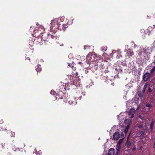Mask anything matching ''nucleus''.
<instances>
[{"mask_svg":"<svg viewBox=\"0 0 155 155\" xmlns=\"http://www.w3.org/2000/svg\"><path fill=\"white\" fill-rule=\"evenodd\" d=\"M117 155V153H116V155Z\"/></svg>","mask_w":155,"mask_h":155,"instance_id":"3c124183","label":"nucleus"},{"mask_svg":"<svg viewBox=\"0 0 155 155\" xmlns=\"http://www.w3.org/2000/svg\"><path fill=\"white\" fill-rule=\"evenodd\" d=\"M120 137V133L119 132H115L113 134V139L114 140H117Z\"/></svg>","mask_w":155,"mask_h":155,"instance_id":"39448f33","label":"nucleus"},{"mask_svg":"<svg viewBox=\"0 0 155 155\" xmlns=\"http://www.w3.org/2000/svg\"><path fill=\"white\" fill-rule=\"evenodd\" d=\"M64 20V17H61L60 18V20L61 21H63Z\"/></svg>","mask_w":155,"mask_h":155,"instance_id":"4be33fe9","label":"nucleus"},{"mask_svg":"<svg viewBox=\"0 0 155 155\" xmlns=\"http://www.w3.org/2000/svg\"><path fill=\"white\" fill-rule=\"evenodd\" d=\"M97 56L94 53H89L87 55L86 59L87 64H90V62H93L95 61V59Z\"/></svg>","mask_w":155,"mask_h":155,"instance_id":"f257e3e1","label":"nucleus"},{"mask_svg":"<svg viewBox=\"0 0 155 155\" xmlns=\"http://www.w3.org/2000/svg\"><path fill=\"white\" fill-rule=\"evenodd\" d=\"M152 28H155V25H153Z\"/></svg>","mask_w":155,"mask_h":155,"instance_id":"e433bc0d","label":"nucleus"},{"mask_svg":"<svg viewBox=\"0 0 155 155\" xmlns=\"http://www.w3.org/2000/svg\"><path fill=\"white\" fill-rule=\"evenodd\" d=\"M124 138H122L121 139H120L119 141L118 142L117 144H119L120 145H121V144L122 143L123 141Z\"/></svg>","mask_w":155,"mask_h":155,"instance_id":"f3484780","label":"nucleus"},{"mask_svg":"<svg viewBox=\"0 0 155 155\" xmlns=\"http://www.w3.org/2000/svg\"><path fill=\"white\" fill-rule=\"evenodd\" d=\"M135 113V110L134 108H132L130 109L128 114L130 116V117L131 118H132L134 117V115Z\"/></svg>","mask_w":155,"mask_h":155,"instance_id":"20e7f679","label":"nucleus"},{"mask_svg":"<svg viewBox=\"0 0 155 155\" xmlns=\"http://www.w3.org/2000/svg\"><path fill=\"white\" fill-rule=\"evenodd\" d=\"M111 84L113 85H114V83H111Z\"/></svg>","mask_w":155,"mask_h":155,"instance_id":"37998d69","label":"nucleus"},{"mask_svg":"<svg viewBox=\"0 0 155 155\" xmlns=\"http://www.w3.org/2000/svg\"><path fill=\"white\" fill-rule=\"evenodd\" d=\"M129 137H128L127 140V143H126V145L127 147H129L131 145V142L129 141L128 140Z\"/></svg>","mask_w":155,"mask_h":155,"instance_id":"1a4fd4ad","label":"nucleus"},{"mask_svg":"<svg viewBox=\"0 0 155 155\" xmlns=\"http://www.w3.org/2000/svg\"><path fill=\"white\" fill-rule=\"evenodd\" d=\"M139 118L142 119V116L140 115L139 116Z\"/></svg>","mask_w":155,"mask_h":155,"instance_id":"c9c22d12","label":"nucleus"},{"mask_svg":"<svg viewBox=\"0 0 155 155\" xmlns=\"http://www.w3.org/2000/svg\"><path fill=\"white\" fill-rule=\"evenodd\" d=\"M153 50V48L152 47H146L143 48V50L144 53L147 55V58H145L147 60L149 58V57L148 55L150 54Z\"/></svg>","mask_w":155,"mask_h":155,"instance_id":"f03ea898","label":"nucleus"},{"mask_svg":"<svg viewBox=\"0 0 155 155\" xmlns=\"http://www.w3.org/2000/svg\"><path fill=\"white\" fill-rule=\"evenodd\" d=\"M51 37L52 38H53V36H52V35H51Z\"/></svg>","mask_w":155,"mask_h":155,"instance_id":"c03bdc74","label":"nucleus"},{"mask_svg":"<svg viewBox=\"0 0 155 155\" xmlns=\"http://www.w3.org/2000/svg\"><path fill=\"white\" fill-rule=\"evenodd\" d=\"M78 80H80V79H78Z\"/></svg>","mask_w":155,"mask_h":155,"instance_id":"8fccbe9b","label":"nucleus"},{"mask_svg":"<svg viewBox=\"0 0 155 155\" xmlns=\"http://www.w3.org/2000/svg\"><path fill=\"white\" fill-rule=\"evenodd\" d=\"M121 149V145L119 144H117L116 147V150L117 151V154L119 155L120 150Z\"/></svg>","mask_w":155,"mask_h":155,"instance_id":"0eeeda50","label":"nucleus"},{"mask_svg":"<svg viewBox=\"0 0 155 155\" xmlns=\"http://www.w3.org/2000/svg\"><path fill=\"white\" fill-rule=\"evenodd\" d=\"M1 145H2V148H4V146H5V144L2 143Z\"/></svg>","mask_w":155,"mask_h":155,"instance_id":"2f4dec72","label":"nucleus"},{"mask_svg":"<svg viewBox=\"0 0 155 155\" xmlns=\"http://www.w3.org/2000/svg\"><path fill=\"white\" fill-rule=\"evenodd\" d=\"M129 128V125H127V127H126V128H125V130L124 131V132L125 134H126L127 133Z\"/></svg>","mask_w":155,"mask_h":155,"instance_id":"dca6fc26","label":"nucleus"},{"mask_svg":"<svg viewBox=\"0 0 155 155\" xmlns=\"http://www.w3.org/2000/svg\"><path fill=\"white\" fill-rule=\"evenodd\" d=\"M68 66H70V67H72L73 66V65H72L73 64H72L71 65H70V64L68 63Z\"/></svg>","mask_w":155,"mask_h":155,"instance_id":"c756f323","label":"nucleus"},{"mask_svg":"<svg viewBox=\"0 0 155 155\" xmlns=\"http://www.w3.org/2000/svg\"><path fill=\"white\" fill-rule=\"evenodd\" d=\"M73 57V55L72 54H70L68 55V57L70 58H72Z\"/></svg>","mask_w":155,"mask_h":155,"instance_id":"5701e85b","label":"nucleus"},{"mask_svg":"<svg viewBox=\"0 0 155 155\" xmlns=\"http://www.w3.org/2000/svg\"><path fill=\"white\" fill-rule=\"evenodd\" d=\"M132 45H133V44H134V42H132Z\"/></svg>","mask_w":155,"mask_h":155,"instance_id":"a18cd8bd","label":"nucleus"},{"mask_svg":"<svg viewBox=\"0 0 155 155\" xmlns=\"http://www.w3.org/2000/svg\"><path fill=\"white\" fill-rule=\"evenodd\" d=\"M150 78V74L149 73H146L143 76V79L144 81H147Z\"/></svg>","mask_w":155,"mask_h":155,"instance_id":"423d86ee","label":"nucleus"},{"mask_svg":"<svg viewBox=\"0 0 155 155\" xmlns=\"http://www.w3.org/2000/svg\"><path fill=\"white\" fill-rule=\"evenodd\" d=\"M105 155H107V154H106Z\"/></svg>","mask_w":155,"mask_h":155,"instance_id":"de8ad7c7","label":"nucleus"},{"mask_svg":"<svg viewBox=\"0 0 155 155\" xmlns=\"http://www.w3.org/2000/svg\"><path fill=\"white\" fill-rule=\"evenodd\" d=\"M116 52V51L115 50H113L112 51V53L114 54Z\"/></svg>","mask_w":155,"mask_h":155,"instance_id":"f704fd0d","label":"nucleus"},{"mask_svg":"<svg viewBox=\"0 0 155 155\" xmlns=\"http://www.w3.org/2000/svg\"><path fill=\"white\" fill-rule=\"evenodd\" d=\"M140 134L142 135H144V132H143V131H141L140 132Z\"/></svg>","mask_w":155,"mask_h":155,"instance_id":"cd10ccee","label":"nucleus"},{"mask_svg":"<svg viewBox=\"0 0 155 155\" xmlns=\"http://www.w3.org/2000/svg\"><path fill=\"white\" fill-rule=\"evenodd\" d=\"M151 27H149L148 28V30H149Z\"/></svg>","mask_w":155,"mask_h":155,"instance_id":"58836bf2","label":"nucleus"},{"mask_svg":"<svg viewBox=\"0 0 155 155\" xmlns=\"http://www.w3.org/2000/svg\"><path fill=\"white\" fill-rule=\"evenodd\" d=\"M154 124V122H152L150 124L151 129L152 130V128Z\"/></svg>","mask_w":155,"mask_h":155,"instance_id":"aec40b11","label":"nucleus"},{"mask_svg":"<svg viewBox=\"0 0 155 155\" xmlns=\"http://www.w3.org/2000/svg\"><path fill=\"white\" fill-rule=\"evenodd\" d=\"M50 93L51 94L54 95L55 94V92L53 91H51L50 92Z\"/></svg>","mask_w":155,"mask_h":155,"instance_id":"b1692460","label":"nucleus"},{"mask_svg":"<svg viewBox=\"0 0 155 155\" xmlns=\"http://www.w3.org/2000/svg\"><path fill=\"white\" fill-rule=\"evenodd\" d=\"M107 49V47L106 46H103L101 47V50L104 51H105Z\"/></svg>","mask_w":155,"mask_h":155,"instance_id":"ddd939ff","label":"nucleus"},{"mask_svg":"<svg viewBox=\"0 0 155 155\" xmlns=\"http://www.w3.org/2000/svg\"><path fill=\"white\" fill-rule=\"evenodd\" d=\"M28 59H29V58H27Z\"/></svg>","mask_w":155,"mask_h":155,"instance_id":"09e8293b","label":"nucleus"},{"mask_svg":"<svg viewBox=\"0 0 155 155\" xmlns=\"http://www.w3.org/2000/svg\"><path fill=\"white\" fill-rule=\"evenodd\" d=\"M89 46H84V49H87V48H89Z\"/></svg>","mask_w":155,"mask_h":155,"instance_id":"393cba45","label":"nucleus"},{"mask_svg":"<svg viewBox=\"0 0 155 155\" xmlns=\"http://www.w3.org/2000/svg\"><path fill=\"white\" fill-rule=\"evenodd\" d=\"M36 154H41V151H39L38 152V153H37V152H36Z\"/></svg>","mask_w":155,"mask_h":155,"instance_id":"a878e982","label":"nucleus"},{"mask_svg":"<svg viewBox=\"0 0 155 155\" xmlns=\"http://www.w3.org/2000/svg\"><path fill=\"white\" fill-rule=\"evenodd\" d=\"M147 83H146L145 84V85L143 87V93H144V92L146 88L147 87Z\"/></svg>","mask_w":155,"mask_h":155,"instance_id":"a211bd4d","label":"nucleus"},{"mask_svg":"<svg viewBox=\"0 0 155 155\" xmlns=\"http://www.w3.org/2000/svg\"><path fill=\"white\" fill-rule=\"evenodd\" d=\"M126 46L128 47V45H127V46H126Z\"/></svg>","mask_w":155,"mask_h":155,"instance_id":"49530a36","label":"nucleus"},{"mask_svg":"<svg viewBox=\"0 0 155 155\" xmlns=\"http://www.w3.org/2000/svg\"><path fill=\"white\" fill-rule=\"evenodd\" d=\"M146 106L147 107H148V109H147V110H149L152 107L151 105V104H147L146 105Z\"/></svg>","mask_w":155,"mask_h":155,"instance_id":"4468645a","label":"nucleus"},{"mask_svg":"<svg viewBox=\"0 0 155 155\" xmlns=\"http://www.w3.org/2000/svg\"><path fill=\"white\" fill-rule=\"evenodd\" d=\"M41 70V66L40 65H38L37 66V67L36 68V71L38 72H39Z\"/></svg>","mask_w":155,"mask_h":155,"instance_id":"2eb2a0df","label":"nucleus"},{"mask_svg":"<svg viewBox=\"0 0 155 155\" xmlns=\"http://www.w3.org/2000/svg\"><path fill=\"white\" fill-rule=\"evenodd\" d=\"M127 54L128 56H132L134 54L133 52L131 51H127Z\"/></svg>","mask_w":155,"mask_h":155,"instance_id":"9d476101","label":"nucleus"},{"mask_svg":"<svg viewBox=\"0 0 155 155\" xmlns=\"http://www.w3.org/2000/svg\"><path fill=\"white\" fill-rule=\"evenodd\" d=\"M15 133L13 132L12 133V136H14L15 135Z\"/></svg>","mask_w":155,"mask_h":155,"instance_id":"72a5a7b5","label":"nucleus"},{"mask_svg":"<svg viewBox=\"0 0 155 155\" xmlns=\"http://www.w3.org/2000/svg\"><path fill=\"white\" fill-rule=\"evenodd\" d=\"M114 150L113 148H110L109 150L108 153L107 154L108 155H114Z\"/></svg>","mask_w":155,"mask_h":155,"instance_id":"6e6552de","label":"nucleus"},{"mask_svg":"<svg viewBox=\"0 0 155 155\" xmlns=\"http://www.w3.org/2000/svg\"><path fill=\"white\" fill-rule=\"evenodd\" d=\"M124 136H125L124 134H121V137L123 138H124Z\"/></svg>","mask_w":155,"mask_h":155,"instance_id":"bb28decb","label":"nucleus"},{"mask_svg":"<svg viewBox=\"0 0 155 155\" xmlns=\"http://www.w3.org/2000/svg\"><path fill=\"white\" fill-rule=\"evenodd\" d=\"M36 25L37 26H39L38 28L40 29H41L42 31L43 32L44 30L43 27L41 25H39V24L38 23H36Z\"/></svg>","mask_w":155,"mask_h":155,"instance_id":"9b49d317","label":"nucleus"},{"mask_svg":"<svg viewBox=\"0 0 155 155\" xmlns=\"http://www.w3.org/2000/svg\"><path fill=\"white\" fill-rule=\"evenodd\" d=\"M136 47H137V45H134V48H136Z\"/></svg>","mask_w":155,"mask_h":155,"instance_id":"4c0bfd02","label":"nucleus"},{"mask_svg":"<svg viewBox=\"0 0 155 155\" xmlns=\"http://www.w3.org/2000/svg\"><path fill=\"white\" fill-rule=\"evenodd\" d=\"M130 103V101H128L127 102V104H129V103Z\"/></svg>","mask_w":155,"mask_h":155,"instance_id":"ea45409f","label":"nucleus"},{"mask_svg":"<svg viewBox=\"0 0 155 155\" xmlns=\"http://www.w3.org/2000/svg\"><path fill=\"white\" fill-rule=\"evenodd\" d=\"M51 28H52L54 27L56 25L58 26V25L59 24V23L58 22V18H55L53 20H51Z\"/></svg>","mask_w":155,"mask_h":155,"instance_id":"7ed1b4c3","label":"nucleus"},{"mask_svg":"<svg viewBox=\"0 0 155 155\" xmlns=\"http://www.w3.org/2000/svg\"><path fill=\"white\" fill-rule=\"evenodd\" d=\"M135 150V148H133V150Z\"/></svg>","mask_w":155,"mask_h":155,"instance_id":"79ce46f5","label":"nucleus"},{"mask_svg":"<svg viewBox=\"0 0 155 155\" xmlns=\"http://www.w3.org/2000/svg\"><path fill=\"white\" fill-rule=\"evenodd\" d=\"M68 103L70 104L73 105H75L77 103L75 101H72L71 100H70L69 101Z\"/></svg>","mask_w":155,"mask_h":155,"instance_id":"f8f14e48","label":"nucleus"},{"mask_svg":"<svg viewBox=\"0 0 155 155\" xmlns=\"http://www.w3.org/2000/svg\"><path fill=\"white\" fill-rule=\"evenodd\" d=\"M3 121L2 120H0V124H2L3 123Z\"/></svg>","mask_w":155,"mask_h":155,"instance_id":"473e14b6","label":"nucleus"},{"mask_svg":"<svg viewBox=\"0 0 155 155\" xmlns=\"http://www.w3.org/2000/svg\"><path fill=\"white\" fill-rule=\"evenodd\" d=\"M138 127H139V128H142V125H139V126H138Z\"/></svg>","mask_w":155,"mask_h":155,"instance_id":"c85d7f7f","label":"nucleus"},{"mask_svg":"<svg viewBox=\"0 0 155 155\" xmlns=\"http://www.w3.org/2000/svg\"><path fill=\"white\" fill-rule=\"evenodd\" d=\"M67 27H68V26L66 24H63V28H66Z\"/></svg>","mask_w":155,"mask_h":155,"instance_id":"412c9836","label":"nucleus"},{"mask_svg":"<svg viewBox=\"0 0 155 155\" xmlns=\"http://www.w3.org/2000/svg\"><path fill=\"white\" fill-rule=\"evenodd\" d=\"M148 91L149 92H151V88L150 87L148 88Z\"/></svg>","mask_w":155,"mask_h":155,"instance_id":"7c9ffc66","label":"nucleus"},{"mask_svg":"<svg viewBox=\"0 0 155 155\" xmlns=\"http://www.w3.org/2000/svg\"><path fill=\"white\" fill-rule=\"evenodd\" d=\"M155 71V66L152 69L151 71V74L153 73Z\"/></svg>","mask_w":155,"mask_h":155,"instance_id":"6ab92c4d","label":"nucleus"},{"mask_svg":"<svg viewBox=\"0 0 155 155\" xmlns=\"http://www.w3.org/2000/svg\"><path fill=\"white\" fill-rule=\"evenodd\" d=\"M76 76H78V73H76Z\"/></svg>","mask_w":155,"mask_h":155,"instance_id":"a19ab883","label":"nucleus"}]
</instances>
